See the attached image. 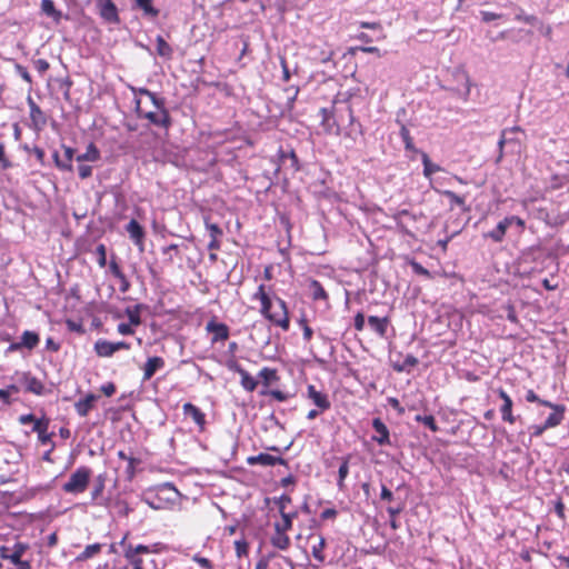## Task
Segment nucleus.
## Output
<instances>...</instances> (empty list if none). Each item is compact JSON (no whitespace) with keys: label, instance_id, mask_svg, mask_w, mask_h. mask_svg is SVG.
<instances>
[{"label":"nucleus","instance_id":"1","mask_svg":"<svg viewBox=\"0 0 569 569\" xmlns=\"http://www.w3.org/2000/svg\"><path fill=\"white\" fill-rule=\"evenodd\" d=\"M178 497L179 491L173 485L167 482L158 487L154 495H146L143 501L153 510H161L170 508Z\"/></svg>","mask_w":569,"mask_h":569},{"label":"nucleus","instance_id":"2","mask_svg":"<svg viewBox=\"0 0 569 569\" xmlns=\"http://www.w3.org/2000/svg\"><path fill=\"white\" fill-rule=\"evenodd\" d=\"M153 110H143L141 107V100L136 99V112L140 119L148 120L151 124L160 128L168 129L171 126V118L164 106V99L161 98V104L151 103Z\"/></svg>","mask_w":569,"mask_h":569},{"label":"nucleus","instance_id":"3","mask_svg":"<svg viewBox=\"0 0 569 569\" xmlns=\"http://www.w3.org/2000/svg\"><path fill=\"white\" fill-rule=\"evenodd\" d=\"M90 477L91 470L88 467H79L71 473L69 480L63 485L62 489L68 493H81L86 491Z\"/></svg>","mask_w":569,"mask_h":569},{"label":"nucleus","instance_id":"4","mask_svg":"<svg viewBox=\"0 0 569 569\" xmlns=\"http://www.w3.org/2000/svg\"><path fill=\"white\" fill-rule=\"evenodd\" d=\"M268 320L273 325L282 328L283 330H288L290 327L289 312L286 302L281 298L274 299L273 310H271V315L268 316Z\"/></svg>","mask_w":569,"mask_h":569},{"label":"nucleus","instance_id":"5","mask_svg":"<svg viewBox=\"0 0 569 569\" xmlns=\"http://www.w3.org/2000/svg\"><path fill=\"white\" fill-rule=\"evenodd\" d=\"M100 17L110 24H119L120 17L118 8L112 0H96Z\"/></svg>","mask_w":569,"mask_h":569},{"label":"nucleus","instance_id":"6","mask_svg":"<svg viewBox=\"0 0 569 569\" xmlns=\"http://www.w3.org/2000/svg\"><path fill=\"white\" fill-rule=\"evenodd\" d=\"M17 381L19 385L24 387V390L27 392L42 396L46 392L44 385L34 376H32L30 372H18L17 373Z\"/></svg>","mask_w":569,"mask_h":569},{"label":"nucleus","instance_id":"7","mask_svg":"<svg viewBox=\"0 0 569 569\" xmlns=\"http://www.w3.org/2000/svg\"><path fill=\"white\" fill-rule=\"evenodd\" d=\"M122 349H130V345L126 341L111 342L104 339H99L94 343V351L99 357H111Z\"/></svg>","mask_w":569,"mask_h":569},{"label":"nucleus","instance_id":"8","mask_svg":"<svg viewBox=\"0 0 569 569\" xmlns=\"http://www.w3.org/2000/svg\"><path fill=\"white\" fill-rule=\"evenodd\" d=\"M306 397L312 401L319 411H327L331 407L329 396L326 392L318 390L313 385H309L307 387Z\"/></svg>","mask_w":569,"mask_h":569},{"label":"nucleus","instance_id":"9","mask_svg":"<svg viewBox=\"0 0 569 569\" xmlns=\"http://www.w3.org/2000/svg\"><path fill=\"white\" fill-rule=\"evenodd\" d=\"M126 230L129 233L130 239L133 243L139 248L140 251L144 250V236L146 232L142 226L134 219H131L129 223L126 226Z\"/></svg>","mask_w":569,"mask_h":569},{"label":"nucleus","instance_id":"10","mask_svg":"<svg viewBox=\"0 0 569 569\" xmlns=\"http://www.w3.org/2000/svg\"><path fill=\"white\" fill-rule=\"evenodd\" d=\"M206 330L212 333V343H216L218 341H224L229 338V328L227 325L222 322L210 320L206 326Z\"/></svg>","mask_w":569,"mask_h":569},{"label":"nucleus","instance_id":"11","mask_svg":"<svg viewBox=\"0 0 569 569\" xmlns=\"http://www.w3.org/2000/svg\"><path fill=\"white\" fill-rule=\"evenodd\" d=\"M252 299L254 300H259L261 302V309H260V312L261 315L268 319V316L271 315V310L273 308V302L271 300V298L269 297V295L266 292V287L264 284H260L258 287V290L257 292L252 296Z\"/></svg>","mask_w":569,"mask_h":569},{"label":"nucleus","instance_id":"12","mask_svg":"<svg viewBox=\"0 0 569 569\" xmlns=\"http://www.w3.org/2000/svg\"><path fill=\"white\" fill-rule=\"evenodd\" d=\"M248 465L256 466H276V465H286V460L281 457H274L269 453H259L257 456L248 457Z\"/></svg>","mask_w":569,"mask_h":569},{"label":"nucleus","instance_id":"13","mask_svg":"<svg viewBox=\"0 0 569 569\" xmlns=\"http://www.w3.org/2000/svg\"><path fill=\"white\" fill-rule=\"evenodd\" d=\"M497 392H498V396L500 397V399L503 401V403L500 408L502 420L506 422H509V423H513L516 421V418L512 415V405L513 403H512L511 398L508 396V393L503 389H498Z\"/></svg>","mask_w":569,"mask_h":569},{"label":"nucleus","instance_id":"14","mask_svg":"<svg viewBox=\"0 0 569 569\" xmlns=\"http://www.w3.org/2000/svg\"><path fill=\"white\" fill-rule=\"evenodd\" d=\"M28 104L30 108V119L36 129H42L47 123V118L40 107L33 101L31 97L28 98Z\"/></svg>","mask_w":569,"mask_h":569},{"label":"nucleus","instance_id":"15","mask_svg":"<svg viewBox=\"0 0 569 569\" xmlns=\"http://www.w3.org/2000/svg\"><path fill=\"white\" fill-rule=\"evenodd\" d=\"M230 369H232L233 371L239 373V376L241 378V386L244 390L252 392L257 388L258 381L242 367L234 363V365L230 366Z\"/></svg>","mask_w":569,"mask_h":569},{"label":"nucleus","instance_id":"16","mask_svg":"<svg viewBox=\"0 0 569 569\" xmlns=\"http://www.w3.org/2000/svg\"><path fill=\"white\" fill-rule=\"evenodd\" d=\"M164 367V360L161 357H150L143 367V381L150 380L153 375Z\"/></svg>","mask_w":569,"mask_h":569},{"label":"nucleus","instance_id":"17","mask_svg":"<svg viewBox=\"0 0 569 569\" xmlns=\"http://www.w3.org/2000/svg\"><path fill=\"white\" fill-rule=\"evenodd\" d=\"M372 427H373L375 431L378 433L377 436H373L372 439L380 446L389 445L390 443L389 430H388L387 426L381 421V419H379V418L373 419Z\"/></svg>","mask_w":569,"mask_h":569},{"label":"nucleus","instance_id":"18","mask_svg":"<svg viewBox=\"0 0 569 569\" xmlns=\"http://www.w3.org/2000/svg\"><path fill=\"white\" fill-rule=\"evenodd\" d=\"M98 396L88 393L83 399H80L74 403L76 411L79 416L86 417L89 411L93 408V403L97 401Z\"/></svg>","mask_w":569,"mask_h":569},{"label":"nucleus","instance_id":"19","mask_svg":"<svg viewBox=\"0 0 569 569\" xmlns=\"http://www.w3.org/2000/svg\"><path fill=\"white\" fill-rule=\"evenodd\" d=\"M183 413L188 417H191L192 420L199 426L203 427L206 423V416L204 413L194 405L187 402L182 407Z\"/></svg>","mask_w":569,"mask_h":569},{"label":"nucleus","instance_id":"20","mask_svg":"<svg viewBox=\"0 0 569 569\" xmlns=\"http://www.w3.org/2000/svg\"><path fill=\"white\" fill-rule=\"evenodd\" d=\"M41 12L51 18L56 23H60L63 14L58 10L52 0H41Z\"/></svg>","mask_w":569,"mask_h":569},{"label":"nucleus","instance_id":"21","mask_svg":"<svg viewBox=\"0 0 569 569\" xmlns=\"http://www.w3.org/2000/svg\"><path fill=\"white\" fill-rule=\"evenodd\" d=\"M508 221L509 220H506V219L501 220L496 226L495 229H492L491 231L485 232L483 238L491 239L495 242H501L506 236L507 229L509 228Z\"/></svg>","mask_w":569,"mask_h":569},{"label":"nucleus","instance_id":"22","mask_svg":"<svg viewBox=\"0 0 569 569\" xmlns=\"http://www.w3.org/2000/svg\"><path fill=\"white\" fill-rule=\"evenodd\" d=\"M312 539H316V542L311 547L312 556L319 563H323L326 557L322 551L326 547V539L322 536L310 535L309 540Z\"/></svg>","mask_w":569,"mask_h":569},{"label":"nucleus","instance_id":"23","mask_svg":"<svg viewBox=\"0 0 569 569\" xmlns=\"http://www.w3.org/2000/svg\"><path fill=\"white\" fill-rule=\"evenodd\" d=\"M368 323L375 332H377L381 338H383L387 333V329L389 326V318L388 317L379 318L376 316H369Z\"/></svg>","mask_w":569,"mask_h":569},{"label":"nucleus","instance_id":"24","mask_svg":"<svg viewBox=\"0 0 569 569\" xmlns=\"http://www.w3.org/2000/svg\"><path fill=\"white\" fill-rule=\"evenodd\" d=\"M49 420L46 418L39 419L32 427V431L38 433L39 441L47 443L51 440V435L48 433Z\"/></svg>","mask_w":569,"mask_h":569},{"label":"nucleus","instance_id":"25","mask_svg":"<svg viewBox=\"0 0 569 569\" xmlns=\"http://www.w3.org/2000/svg\"><path fill=\"white\" fill-rule=\"evenodd\" d=\"M435 190L449 199L451 209L455 206H457V207L461 208L463 211L469 210L466 207V197L465 196H459L451 190H438V189H435Z\"/></svg>","mask_w":569,"mask_h":569},{"label":"nucleus","instance_id":"26","mask_svg":"<svg viewBox=\"0 0 569 569\" xmlns=\"http://www.w3.org/2000/svg\"><path fill=\"white\" fill-rule=\"evenodd\" d=\"M566 407H553V412L546 419L545 428H555L559 426L565 418Z\"/></svg>","mask_w":569,"mask_h":569},{"label":"nucleus","instance_id":"27","mask_svg":"<svg viewBox=\"0 0 569 569\" xmlns=\"http://www.w3.org/2000/svg\"><path fill=\"white\" fill-rule=\"evenodd\" d=\"M126 540H127V538L123 537L122 540L120 541V546H122L124 548L126 559L132 565L133 569L142 568L143 560L140 558V556H137L133 553L132 546L126 545Z\"/></svg>","mask_w":569,"mask_h":569},{"label":"nucleus","instance_id":"28","mask_svg":"<svg viewBox=\"0 0 569 569\" xmlns=\"http://www.w3.org/2000/svg\"><path fill=\"white\" fill-rule=\"evenodd\" d=\"M133 9L143 11V14L150 18H156L159 14V10L152 4V0H133Z\"/></svg>","mask_w":569,"mask_h":569},{"label":"nucleus","instance_id":"29","mask_svg":"<svg viewBox=\"0 0 569 569\" xmlns=\"http://www.w3.org/2000/svg\"><path fill=\"white\" fill-rule=\"evenodd\" d=\"M73 152H74V150L72 148L64 147V157H66L64 161L60 160L58 153L54 152L53 158H54L56 166L61 170L72 171L71 160L73 157Z\"/></svg>","mask_w":569,"mask_h":569},{"label":"nucleus","instance_id":"30","mask_svg":"<svg viewBox=\"0 0 569 569\" xmlns=\"http://www.w3.org/2000/svg\"><path fill=\"white\" fill-rule=\"evenodd\" d=\"M270 542L273 547L280 550H287L290 547V538L286 535L284 531H274Z\"/></svg>","mask_w":569,"mask_h":569},{"label":"nucleus","instance_id":"31","mask_svg":"<svg viewBox=\"0 0 569 569\" xmlns=\"http://www.w3.org/2000/svg\"><path fill=\"white\" fill-rule=\"evenodd\" d=\"M39 341L38 333L27 330L21 336L20 345H22L23 348L32 350L38 346Z\"/></svg>","mask_w":569,"mask_h":569},{"label":"nucleus","instance_id":"32","mask_svg":"<svg viewBox=\"0 0 569 569\" xmlns=\"http://www.w3.org/2000/svg\"><path fill=\"white\" fill-rule=\"evenodd\" d=\"M422 164H423V176L428 179H431V176L436 172L441 171V167L433 163L429 156L426 152H422L421 156Z\"/></svg>","mask_w":569,"mask_h":569},{"label":"nucleus","instance_id":"33","mask_svg":"<svg viewBox=\"0 0 569 569\" xmlns=\"http://www.w3.org/2000/svg\"><path fill=\"white\" fill-rule=\"evenodd\" d=\"M280 515H281V518H282V523H274V531H288L292 528V518L295 516V513H286L284 512V505L281 506L280 508Z\"/></svg>","mask_w":569,"mask_h":569},{"label":"nucleus","instance_id":"34","mask_svg":"<svg viewBox=\"0 0 569 569\" xmlns=\"http://www.w3.org/2000/svg\"><path fill=\"white\" fill-rule=\"evenodd\" d=\"M99 159H100V151L93 143H89L86 152L82 154H79L77 157V161L94 162V161H98Z\"/></svg>","mask_w":569,"mask_h":569},{"label":"nucleus","instance_id":"35","mask_svg":"<svg viewBox=\"0 0 569 569\" xmlns=\"http://www.w3.org/2000/svg\"><path fill=\"white\" fill-rule=\"evenodd\" d=\"M102 549V545L101 543H93V545H88L84 550L77 556L76 560L77 561H86L90 558H92L93 556L98 555Z\"/></svg>","mask_w":569,"mask_h":569},{"label":"nucleus","instance_id":"36","mask_svg":"<svg viewBox=\"0 0 569 569\" xmlns=\"http://www.w3.org/2000/svg\"><path fill=\"white\" fill-rule=\"evenodd\" d=\"M28 545L27 543H23V542H16L13 545V547L11 548V552L8 557V560H10L12 563L14 561H19L21 560L22 556L26 553V551L28 550Z\"/></svg>","mask_w":569,"mask_h":569},{"label":"nucleus","instance_id":"37","mask_svg":"<svg viewBox=\"0 0 569 569\" xmlns=\"http://www.w3.org/2000/svg\"><path fill=\"white\" fill-rule=\"evenodd\" d=\"M156 42L158 54L167 59L171 58L172 48L167 43V41L161 36L157 37Z\"/></svg>","mask_w":569,"mask_h":569},{"label":"nucleus","instance_id":"38","mask_svg":"<svg viewBox=\"0 0 569 569\" xmlns=\"http://www.w3.org/2000/svg\"><path fill=\"white\" fill-rule=\"evenodd\" d=\"M395 220L401 229H405L409 220H416V216L410 211L403 209L396 213Z\"/></svg>","mask_w":569,"mask_h":569},{"label":"nucleus","instance_id":"39","mask_svg":"<svg viewBox=\"0 0 569 569\" xmlns=\"http://www.w3.org/2000/svg\"><path fill=\"white\" fill-rule=\"evenodd\" d=\"M259 378L262 379L264 386H269L272 381L278 380V375L276 369H271L268 367L262 368L259 371Z\"/></svg>","mask_w":569,"mask_h":569},{"label":"nucleus","instance_id":"40","mask_svg":"<svg viewBox=\"0 0 569 569\" xmlns=\"http://www.w3.org/2000/svg\"><path fill=\"white\" fill-rule=\"evenodd\" d=\"M310 290H311L312 298L315 300H327L328 299V295L319 281L312 280L310 283Z\"/></svg>","mask_w":569,"mask_h":569},{"label":"nucleus","instance_id":"41","mask_svg":"<svg viewBox=\"0 0 569 569\" xmlns=\"http://www.w3.org/2000/svg\"><path fill=\"white\" fill-rule=\"evenodd\" d=\"M20 390L18 385H9L3 389H0V399L7 403H11V396L18 393Z\"/></svg>","mask_w":569,"mask_h":569},{"label":"nucleus","instance_id":"42","mask_svg":"<svg viewBox=\"0 0 569 569\" xmlns=\"http://www.w3.org/2000/svg\"><path fill=\"white\" fill-rule=\"evenodd\" d=\"M136 96H144L147 97L151 103L161 104V98H159L154 92L150 91L147 88H131Z\"/></svg>","mask_w":569,"mask_h":569},{"label":"nucleus","instance_id":"43","mask_svg":"<svg viewBox=\"0 0 569 569\" xmlns=\"http://www.w3.org/2000/svg\"><path fill=\"white\" fill-rule=\"evenodd\" d=\"M126 315L129 318L130 325L139 326L141 323L140 307L139 306H136L133 308H127L126 309Z\"/></svg>","mask_w":569,"mask_h":569},{"label":"nucleus","instance_id":"44","mask_svg":"<svg viewBox=\"0 0 569 569\" xmlns=\"http://www.w3.org/2000/svg\"><path fill=\"white\" fill-rule=\"evenodd\" d=\"M418 365V359L412 355H407L401 366H396L397 371H406Z\"/></svg>","mask_w":569,"mask_h":569},{"label":"nucleus","instance_id":"45","mask_svg":"<svg viewBox=\"0 0 569 569\" xmlns=\"http://www.w3.org/2000/svg\"><path fill=\"white\" fill-rule=\"evenodd\" d=\"M103 489H104V476L99 475L96 479L94 487L91 491L92 500H96L102 493Z\"/></svg>","mask_w":569,"mask_h":569},{"label":"nucleus","instance_id":"46","mask_svg":"<svg viewBox=\"0 0 569 569\" xmlns=\"http://www.w3.org/2000/svg\"><path fill=\"white\" fill-rule=\"evenodd\" d=\"M400 137L405 143V148L407 150H411L413 149V141H412V138L410 136V132L408 130V128L406 126H401L400 128Z\"/></svg>","mask_w":569,"mask_h":569},{"label":"nucleus","instance_id":"47","mask_svg":"<svg viewBox=\"0 0 569 569\" xmlns=\"http://www.w3.org/2000/svg\"><path fill=\"white\" fill-rule=\"evenodd\" d=\"M114 509L117 513L122 517H127L132 511V509L124 500H117L114 502Z\"/></svg>","mask_w":569,"mask_h":569},{"label":"nucleus","instance_id":"48","mask_svg":"<svg viewBox=\"0 0 569 569\" xmlns=\"http://www.w3.org/2000/svg\"><path fill=\"white\" fill-rule=\"evenodd\" d=\"M349 473V462L348 460H345L340 467H339V470H338V475H339V479H338V487L341 488L343 486V481L346 479V477L348 476Z\"/></svg>","mask_w":569,"mask_h":569},{"label":"nucleus","instance_id":"49","mask_svg":"<svg viewBox=\"0 0 569 569\" xmlns=\"http://www.w3.org/2000/svg\"><path fill=\"white\" fill-rule=\"evenodd\" d=\"M98 254V264L103 268L107 264V249L104 244H99L96 249Z\"/></svg>","mask_w":569,"mask_h":569},{"label":"nucleus","instance_id":"50","mask_svg":"<svg viewBox=\"0 0 569 569\" xmlns=\"http://www.w3.org/2000/svg\"><path fill=\"white\" fill-rule=\"evenodd\" d=\"M417 420L421 421L426 427H428L432 431H437V429H438L433 416H430V415L423 416V417L417 416Z\"/></svg>","mask_w":569,"mask_h":569},{"label":"nucleus","instance_id":"51","mask_svg":"<svg viewBox=\"0 0 569 569\" xmlns=\"http://www.w3.org/2000/svg\"><path fill=\"white\" fill-rule=\"evenodd\" d=\"M206 228L209 231L210 238H219L220 236H222L221 228L216 223H211L208 220H206Z\"/></svg>","mask_w":569,"mask_h":569},{"label":"nucleus","instance_id":"52","mask_svg":"<svg viewBox=\"0 0 569 569\" xmlns=\"http://www.w3.org/2000/svg\"><path fill=\"white\" fill-rule=\"evenodd\" d=\"M261 395H269L278 401H286L289 398L288 393L280 390L261 391Z\"/></svg>","mask_w":569,"mask_h":569},{"label":"nucleus","instance_id":"53","mask_svg":"<svg viewBox=\"0 0 569 569\" xmlns=\"http://www.w3.org/2000/svg\"><path fill=\"white\" fill-rule=\"evenodd\" d=\"M109 268H110V271L111 273L119 280H123V272L122 270L120 269L119 264L117 263V261L114 259H112L110 261V264H109Z\"/></svg>","mask_w":569,"mask_h":569},{"label":"nucleus","instance_id":"54","mask_svg":"<svg viewBox=\"0 0 569 569\" xmlns=\"http://www.w3.org/2000/svg\"><path fill=\"white\" fill-rule=\"evenodd\" d=\"M569 181V178L567 176L560 177V176H553L551 178V188L552 189H559L561 188L566 182Z\"/></svg>","mask_w":569,"mask_h":569},{"label":"nucleus","instance_id":"55","mask_svg":"<svg viewBox=\"0 0 569 569\" xmlns=\"http://www.w3.org/2000/svg\"><path fill=\"white\" fill-rule=\"evenodd\" d=\"M516 20L518 21H522L525 23H529V24H536L538 23V18L535 17V16H528V14H525L522 11L519 12L517 16H516Z\"/></svg>","mask_w":569,"mask_h":569},{"label":"nucleus","instance_id":"56","mask_svg":"<svg viewBox=\"0 0 569 569\" xmlns=\"http://www.w3.org/2000/svg\"><path fill=\"white\" fill-rule=\"evenodd\" d=\"M16 71L17 73L28 83L32 82L31 76L26 67L21 64H16Z\"/></svg>","mask_w":569,"mask_h":569},{"label":"nucleus","instance_id":"57","mask_svg":"<svg viewBox=\"0 0 569 569\" xmlns=\"http://www.w3.org/2000/svg\"><path fill=\"white\" fill-rule=\"evenodd\" d=\"M192 560L206 569H212L210 560L200 555H194Z\"/></svg>","mask_w":569,"mask_h":569},{"label":"nucleus","instance_id":"58","mask_svg":"<svg viewBox=\"0 0 569 569\" xmlns=\"http://www.w3.org/2000/svg\"><path fill=\"white\" fill-rule=\"evenodd\" d=\"M78 172L81 179H87L92 174V167L88 164H81L78 168Z\"/></svg>","mask_w":569,"mask_h":569},{"label":"nucleus","instance_id":"59","mask_svg":"<svg viewBox=\"0 0 569 569\" xmlns=\"http://www.w3.org/2000/svg\"><path fill=\"white\" fill-rule=\"evenodd\" d=\"M481 20L483 22H490L496 19H500L502 16L499 13H493L489 11H480Z\"/></svg>","mask_w":569,"mask_h":569},{"label":"nucleus","instance_id":"60","mask_svg":"<svg viewBox=\"0 0 569 569\" xmlns=\"http://www.w3.org/2000/svg\"><path fill=\"white\" fill-rule=\"evenodd\" d=\"M234 548H236V552H237L238 557H241L243 553L247 552L248 543L242 540H237L234 542Z\"/></svg>","mask_w":569,"mask_h":569},{"label":"nucleus","instance_id":"61","mask_svg":"<svg viewBox=\"0 0 569 569\" xmlns=\"http://www.w3.org/2000/svg\"><path fill=\"white\" fill-rule=\"evenodd\" d=\"M355 328L357 331H362L365 328V316L361 312H358L355 317Z\"/></svg>","mask_w":569,"mask_h":569},{"label":"nucleus","instance_id":"62","mask_svg":"<svg viewBox=\"0 0 569 569\" xmlns=\"http://www.w3.org/2000/svg\"><path fill=\"white\" fill-rule=\"evenodd\" d=\"M130 323H119L118 325V332L124 336L132 335L133 329Z\"/></svg>","mask_w":569,"mask_h":569},{"label":"nucleus","instance_id":"63","mask_svg":"<svg viewBox=\"0 0 569 569\" xmlns=\"http://www.w3.org/2000/svg\"><path fill=\"white\" fill-rule=\"evenodd\" d=\"M101 391L107 397H111L116 392V386L112 382H108L101 387Z\"/></svg>","mask_w":569,"mask_h":569},{"label":"nucleus","instance_id":"64","mask_svg":"<svg viewBox=\"0 0 569 569\" xmlns=\"http://www.w3.org/2000/svg\"><path fill=\"white\" fill-rule=\"evenodd\" d=\"M36 68L40 73H43L49 69V62L44 59H38L36 61Z\"/></svg>","mask_w":569,"mask_h":569}]
</instances>
